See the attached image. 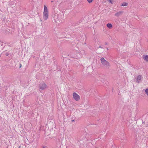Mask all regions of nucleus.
<instances>
[{
	"label": "nucleus",
	"mask_w": 148,
	"mask_h": 148,
	"mask_svg": "<svg viewBox=\"0 0 148 148\" xmlns=\"http://www.w3.org/2000/svg\"><path fill=\"white\" fill-rule=\"evenodd\" d=\"M100 60L102 65L104 66L106 69H108L110 67V64L108 62L105 60L103 58H101Z\"/></svg>",
	"instance_id": "obj_1"
},
{
	"label": "nucleus",
	"mask_w": 148,
	"mask_h": 148,
	"mask_svg": "<svg viewBox=\"0 0 148 148\" xmlns=\"http://www.w3.org/2000/svg\"><path fill=\"white\" fill-rule=\"evenodd\" d=\"M47 87L46 84L44 83H40L39 86V88L41 90H43Z\"/></svg>",
	"instance_id": "obj_2"
},
{
	"label": "nucleus",
	"mask_w": 148,
	"mask_h": 148,
	"mask_svg": "<svg viewBox=\"0 0 148 148\" xmlns=\"http://www.w3.org/2000/svg\"><path fill=\"white\" fill-rule=\"evenodd\" d=\"M73 98L76 101H79L80 99V96L76 92H74L73 94Z\"/></svg>",
	"instance_id": "obj_3"
},
{
	"label": "nucleus",
	"mask_w": 148,
	"mask_h": 148,
	"mask_svg": "<svg viewBox=\"0 0 148 148\" xmlns=\"http://www.w3.org/2000/svg\"><path fill=\"white\" fill-rule=\"evenodd\" d=\"M49 13H44L43 12V17L44 19L45 20H46L48 19V16Z\"/></svg>",
	"instance_id": "obj_4"
},
{
	"label": "nucleus",
	"mask_w": 148,
	"mask_h": 148,
	"mask_svg": "<svg viewBox=\"0 0 148 148\" xmlns=\"http://www.w3.org/2000/svg\"><path fill=\"white\" fill-rule=\"evenodd\" d=\"M142 77V75H139L137 77L136 80L137 83H139L140 82V81L141 80Z\"/></svg>",
	"instance_id": "obj_5"
},
{
	"label": "nucleus",
	"mask_w": 148,
	"mask_h": 148,
	"mask_svg": "<svg viewBox=\"0 0 148 148\" xmlns=\"http://www.w3.org/2000/svg\"><path fill=\"white\" fill-rule=\"evenodd\" d=\"M139 134V133L137 132L135 133V139H136L137 140L139 139V137H140V136Z\"/></svg>",
	"instance_id": "obj_6"
},
{
	"label": "nucleus",
	"mask_w": 148,
	"mask_h": 148,
	"mask_svg": "<svg viewBox=\"0 0 148 148\" xmlns=\"http://www.w3.org/2000/svg\"><path fill=\"white\" fill-rule=\"evenodd\" d=\"M143 58L144 60L148 62V55H143Z\"/></svg>",
	"instance_id": "obj_7"
},
{
	"label": "nucleus",
	"mask_w": 148,
	"mask_h": 148,
	"mask_svg": "<svg viewBox=\"0 0 148 148\" xmlns=\"http://www.w3.org/2000/svg\"><path fill=\"white\" fill-rule=\"evenodd\" d=\"M123 12L122 11H119L117 12L115 14V16H119L121 14L123 13Z\"/></svg>",
	"instance_id": "obj_8"
},
{
	"label": "nucleus",
	"mask_w": 148,
	"mask_h": 148,
	"mask_svg": "<svg viewBox=\"0 0 148 148\" xmlns=\"http://www.w3.org/2000/svg\"><path fill=\"white\" fill-rule=\"evenodd\" d=\"M43 12L49 13L47 8L45 5L44 6Z\"/></svg>",
	"instance_id": "obj_9"
},
{
	"label": "nucleus",
	"mask_w": 148,
	"mask_h": 148,
	"mask_svg": "<svg viewBox=\"0 0 148 148\" xmlns=\"http://www.w3.org/2000/svg\"><path fill=\"white\" fill-rule=\"evenodd\" d=\"M65 4L68 6L70 5L71 4V1L70 0H67L65 2Z\"/></svg>",
	"instance_id": "obj_10"
},
{
	"label": "nucleus",
	"mask_w": 148,
	"mask_h": 148,
	"mask_svg": "<svg viewBox=\"0 0 148 148\" xmlns=\"http://www.w3.org/2000/svg\"><path fill=\"white\" fill-rule=\"evenodd\" d=\"M106 26H107V27L108 28H109V29H111L112 27V25L111 24V23H108L107 25H106Z\"/></svg>",
	"instance_id": "obj_11"
},
{
	"label": "nucleus",
	"mask_w": 148,
	"mask_h": 148,
	"mask_svg": "<svg viewBox=\"0 0 148 148\" xmlns=\"http://www.w3.org/2000/svg\"><path fill=\"white\" fill-rule=\"evenodd\" d=\"M66 148H75V146L73 145H70L66 146Z\"/></svg>",
	"instance_id": "obj_12"
},
{
	"label": "nucleus",
	"mask_w": 148,
	"mask_h": 148,
	"mask_svg": "<svg viewBox=\"0 0 148 148\" xmlns=\"http://www.w3.org/2000/svg\"><path fill=\"white\" fill-rule=\"evenodd\" d=\"M128 5V3L126 2H123L122 3L121 5L123 6H126Z\"/></svg>",
	"instance_id": "obj_13"
},
{
	"label": "nucleus",
	"mask_w": 148,
	"mask_h": 148,
	"mask_svg": "<svg viewBox=\"0 0 148 148\" xmlns=\"http://www.w3.org/2000/svg\"><path fill=\"white\" fill-rule=\"evenodd\" d=\"M75 118L76 119V118L75 117V116H73L72 118V120H71V122H73L75 121Z\"/></svg>",
	"instance_id": "obj_14"
},
{
	"label": "nucleus",
	"mask_w": 148,
	"mask_h": 148,
	"mask_svg": "<svg viewBox=\"0 0 148 148\" xmlns=\"http://www.w3.org/2000/svg\"><path fill=\"white\" fill-rule=\"evenodd\" d=\"M145 92L147 94V95L148 96V88H147L145 90Z\"/></svg>",
	"instance_id": "obj_15"
},
{
	"label": "nucleus",
	"mask_w": 148,
	"mask_h": 148,
	"mask_svg": "<svg viewBox=\"0 0 148 148\" xmlns=\"http://www.w3.org/2000/svg\"><path fill=\"white\" fill-rule=\"evenodd\" d=\"M114 0H109L108 1L110 3L112 4L113 3V1Z\"/></svg>",
	"instance_id": "obj_16"
},
{
	"label": "nucleus",
	"mask_w": 148,
	"mask_h": 148,
	"mask_svg": "<svg viewBox=\"0 0 148 148\" xmlns=\"http://www.w3.org/2000/svg\"><path fill=\"white\" fill-rule=\"evenodd\" d=\"M87 0L88 1V2L89 3L92 2L93 1V0Z\"/></svg>",
	"instance_id": "obj_17"
},
{
	"label": "nucleus",
	"mask_w": 148,
	"mask_h": 148,
	"mask_svg": "<svg viewBox=\"0 0 148 148\" xmlns=\"http://www.w3.org/2000/svg\"><path fill=\"white\" fill-rule=\"evenodd\" d=\"M62 34H63V35H64L63 36H62L61 37V38H64V37H65V36H64V35H65V34H66V33L65 32H63L62 33Z\"/></svg>",
	"instance_id": "obj_18"
},
{
	"label": "nucleus",
	"mask_w": 148,
	"mask_h": 148,
	"mask_svg": "<svg viewBox=\"0 0 148 148\" xmlns=\"http://www.w3.org/2000/svg\"><path fill=\"white\" fill-rule=\"evenodd\" d=\"M5 54L6 56H8L9 55V53L8 52H7L5 53Z\"/></svg>",
	"instance_id": "obj_19"
},
{
	"label": "nucleus",
	"mask_w": 148,
	"mask_h": 148,
	"mask_svg": "<svg viewBox=\"0 0 148 148\" xmlns=\"http://www.w3.org/2000/svg\"><path fill=\"white\" fill-rule=\"evenodd\" d=\"M22 66V65L21 63L19 64V68H20Z\"/></svg>",
	"instance_id": "obj_20"
},
{
	"label": "nucleus",
	"mask_w": 148,
	"mask_h": 148,
	"mask_svg": "<svg viewBox=\"0 0 148 148\" xmlns=\"http://www.w3.org/2000/svg\"><path fill=\"white\" fill-rule=\"evenodd\" d=\"M105 45H107L108 44V43L107 42H105L104 43Z\"/></svg>",
	"instance_id": "obj_21"
},
{
	"label": "nucleus",
	"mask_w": 148,
	"mask_h": 148,
	"mask_svg": "<svg viewBox=\"0 0 148 148\" xmlns=\"http://www.w3.org/2000/svg\"><path fill=\"white\" fill-rule=\"evenodd\" d=\"M46 147H46V146H42V148H46Z\"/></svg>",
	"instance_id": "obj_22"
},
{
	"label": "nucleus",
	"mask_w": 148,
	"mask_h": 148,
	"mask_svg": "<svg viewBox=\"0 0 148 148\" xmlns=\"http://www.w3.org/2000/svg\"><path fill=\"white\" fill-rule=\"evenodd\" d=\"M57 70H58V71H60L61 70H60V69H57Z\"/></svg>",
	"instance_id": "obj_23"
},
{
	"label": "nucleus",
	"mask_w": 148,
	"mask_h": 148,
	"mask_svg": "<svg viewBox=\"0 0 148 148\" xmlns=\"http://www.w3.org/2000/svg\"><path fill=\"white\" fill-rule=\"evenodd\" d=\"M81 20H79V21H78V23H80L81 22Z\"/></svg>",
	"instance_id": "obj_24"
},
{
	"label": "nucleus",
	"mask_w": 148,
	"mask_h": 148,
	"mask_svg": "<svg viewBox=\"0 0 148 148\" xmlns=\"http://www.w3.org/2000/svg\"><path fill=\"white\" fill-rule=\"evenodd\" d=\"M99 48H103V47H101V46H99Z\"/></svg>",
	"instance_id": "obj_25"
},
{
	"label": "nucleus",
	"mask_w": 148,
	"mask_h": 148,
	"mask_svg": "<svg viewBox=\"0 0 148 148\" xmlns=\"http://www.w3.org/2000/svg\"><path fill=\"white\" fill-rule=\"evenodd\" d=\"M21 145L19 146L18 147V148H21Z\"/></svg>",
	"instance_id": "obj_26"
},
{
	"label": "nucleus",
	"mask_w": 148,
	"mask_h": 148,
	"mask_svg": "<svg viewBox=\"0 0 148 148\" xmlns=\"http://www.w3.org/2000/svg\"><path fill=\"white\" fill-rule=\"evenodd\" d=\"M53 2V1H51V2Z\"/></svg>",
	"instance_id": "obj_27"
},
{
	"label": "nucleus",
	"mask_w": 148,
	"mask_h": 148,
	"mask_svg": "<svg viewBox=\"0 0 148 148\" xmlns=\"http://www.w3.org/2000/svg\"><path fill=\"white\" fill-rule=\"evenodd\" d=\"M41 127L40 128V130H41Z\"/></svg>",
	"instance_id": "obj_28"
},
{
	"label": "nucleus",
	"mask_w": 148,
	"mask_h": 148,
	"mask_svg": "<svg viewBox=\"0 0 148 148\" xmlns=\"http://www.w3.org/2000/svg\"><path fill=\"white\" fill-rule=\"evenodd\" d=\"M55 19H54V21H56L54 20Z\"/></svg>",
	"instance_id": "obj_29"
},
{
	"label": "nucleus",
	"mask_w": 148,
	"mask_h": 148,
	"mask_svg": "<svg viewBox=\"0 0 148 148\" xmlns=\"http://www.w3.org/2000/svg\"><path fill=\"white\" fill-rule=\"evenodd\" d=\"M135 142H137V141H136L135 140Z\"/></svg>",
	"instance_id": "obj_30"
},
{
	"label": "nucleus",
	"mask_w": 148,
	"mask_h": 148,
	"mask_svg": "<svg viewBox=\"0 0 148 148\" xmlns=\"http://www.w3.org/2000/svg\"><path fill=\"white\" fill-rule=\"evenodd\" d=\"M107 50H108V48H107Z\"/></svg>",
	"instance_id": "obj_31"
},
{
	"label": "nucleus",
	"mask_w": 148,
	"mask_h": 148,
	"mask_svg": "<svg viewBox=\"0 0 148 148\" xmlns=\"http://www.w3.org/2000/svg\"><path fill=\"white\" fill-rule=\"evenodd\" d=\"M132 148H135V147H133Z\"/></svg>",
	"instance_id": "obj_32"
}]
</instances>
